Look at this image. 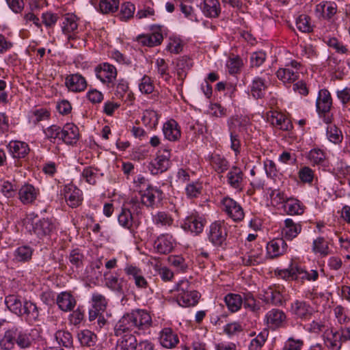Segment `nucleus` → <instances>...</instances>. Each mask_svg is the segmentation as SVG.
Listing matches in <instances>:
<instances>
[{"mask_svg":"<svg viewBox=\"0 0 350 350\" xmlns=\"http://www.w3.org/2000/svg\"><path fill=\"white\" fill-rule=\"evenodd\" d=\"M211 167L217 173L223 174L229 168L228 161L219 154H212L209 159Z\"/></svg>","mask_w":350,"mask_h":350,"instance_id":"39","label":"nucleus"},{"mask_svg":"<svg viewBox=\"0 0 350 350\" xmlns=\"http://www.w3.org/2000/svg\"><path fill=\"white\" fill-rule=\"evenodd\" d=\"M19 317H23L29 323L36 322L39 317V310L37 306L30 301L25 300L21 315H19Z\"/></svg>","mask_w":350,"mask_h":350,"instance_id":"32","label":"nucleus"},{"mask_svg":"<svg viewBox=\"0 0 350 350\" xmlns=\"http://www.w3.org/2000/svg\"><path fill=\"white\" fill-rule=\"evenodd\" d=\"M39 194V189L30 184L23 185L18 192V199L25 205L34 202Z\"/></svg>","mask_w":350,"mask_h":350,"instance_id":"27","label":"nucleus"},{"mask_svg":"<svg viewBox=\"0 0 350 350\" xmlns=\"http://www.w3.org/2000/svg\"><path fill=\"white\" fill-rule=\"evenodd\" d=\"M154 245L159 253L167 254L172 252L176 241L172 235L167 233L162 234L155 240Z\"/></svg>","mask_w":350,"mask_h":350,"instance_id":"24","label":"nucleus"},{"mask_svg":"<svg viewBox=\"0 0 350 350\" xmlns=\"http://www.w3.org/2000/svg\"><path fill=\"white\" fill-rule=\"evenodd\" d=\"M119 224L135 236L136 230L139 225V222L135 220L129 208H122L121 212L118 216Z\"/></svg>","mask_w":350,"mask_h":350,"instance_id":"18","label":"nucleus"},{"mask_svg":"<svg viewBox=\"0 0 350 350\" xmlns=\"http://www.w3.org/2000/svg\"><path fill=\"white\" fill-rule=\"evenodd\" d=\"M7 148L14 158H25L29 152V145L21 141H11Z\"/></svg>","mask_w":350,"mask_h":350,"instance_id":"35","label":"nucleus"},{"mask_svg":"<svg viewBox=\"0 0 350 350\" xmlns=\"http://www.w3.org/2000/svg\"><path fill=\"white\" fill-rule=\"evenodd\" d=\"M77 18L74 14H67L62 24V31L68 40H74L78 33Z\"/></svg>","mask_w":350,"mask_h":350,"instance_id":"23","label":"nucleus"},{"mask_svg":"<svg viewBox=\"0 0 350 350\" xmlns=\"http://www.w3.org/2000/svg\"><path fill=\"white\" fill-rule=\"evenodd\" d=\"M290 312L295 319L306 321L310 320L315 310L308 301L295 299L291 304Z\"/></svg>","mask_w":350,"mask_h":350,"instance_id":"4","label":"nucleus"},{"mask_svg":"<svg viewBox=\"0 0 350 350\" xmlns=\"http://www.w3.org/2000/svg\"><path fill=\"white\" fill-rule=\"evenodd\" d=\"M316 105L319 113H326L329 112L332 105V99L328 90L325 89L319 90Z\"/></svg>","mask_w":350,"mask_h":350,"instance_id":"34","label":"nucleus"},{"mask_svg":"<svg viewBox=\"0 0 350 350\" xmlns=\"http://www.w3.org/2000/svg\"><path fill=\"white\" fill-rule=\"evenodd\" d=\"M77 338L81 345L84 347H94L97 341V336L89 329L80 330Z\"/></svg>","mask_w":350,"mask_h":350,"instance_id":"46","label":"nucleus"},{"mask_svg":"<svg viewBox=\"0 0 350 350\" xmlns=\"http://www.w3.org/2000/svg\"><path fill=\"white\" fill-rule=\"evenodd\" d=\"M228 127L230 137V148L237 156L241 152L240 134L244 131L245 125L239 120L235 119L228 122Z\"/></svg>","mask_w":350,"mask_h":350,"instance_id":"8","label":"nucleus"},{"mask_svg":"<svg viewBox=\"0 0 350 350\" xmlns=\"http://www.w3.org/2000/svg\"><path fill=\"white\" fill-rule=\"evenodd\" d=\"M261 74L262 76L256 77L252 80L250 86L251 94L256 98H260L264 96L271 76V73L269 72H265Z\"/></svg>","mask_w":350,"mask_h":350,"instance_id":"14","label":"nucleus"},{"mask_svg":"<svg viewBox=\"0 0 350 350\" xmlns=\"http://www.w3.org/2000/svg\"><path fill=\"white\" fill-rule=\"evenodd\" d=\"M200 8L204 15L208 18H217L221 12L218 0H204Z\"/></svg>","mask_w":350,"mask_h":350,"instance_id":"37","label":"nucleus"},{"mask_svg":"<svg viewBox=\"0 0 350 350\" xmlns=\"http://www.w3.org/2000/svg\"><path fill=\"white\" fill-rule=\"evenodd\" d=\"M45 137L51 142H62V128L57 125L53 124L44 130Z\"/></svg>","mask_w":350,"mask_h":350,"instance_id":"51","label":"nucleus"},{"mask_svg":"<svg viewBox=\"0 0 350 350\" xmlns=\"http://www.w3.org/2000/svg\"><path fill=\"white\" fill-rule=\"evenodd\" d=\"M68 258L70 264L75 268L78 269L83 267L85 257L79 249L77 248L71 250Z\"/></svg>","mask_w":350,"mask_h":350,"instance_id":"57","label":"nucleus"},{"mask_svg":"<svg viewBox=\"0 0 350 350\" xmlns=\"http://www.w3.org/2000/svg\"><path fill=\"white\" fill-rule=\"evenodd\" d=\"M23 301L22 298L16 295H9L5 298V304L12 313L21 315Z\"/></svg>","mask_w":350,"mask_h":350,"instance_id":"41","label":"nucleus"},{"mask_svg":"<svg viewBox=\"0 0 350 350\" xmlns=\"http://www.w3.org/2000/svg\"><path fill=\"white\" fill-rule=\"evenodd\" d=\"M139 91L142 94H149L153 92L154 85L151 78L148 75H144L139 83Z\"/></svg>","mask_w":350,"mask_h":350,"instance_id":"60","label":"nucleus"},{"mask_svg":"<svg viewBox=\"0 0 350 350\" xmlns=\"http://www.w3.org/2000/svg\"><path fill=\"white\" fill-rule=\"evenodd\" d=\"M228 226L224 221H216L209 226L208 239L215 247L224 248L227 245Z\"/></svg>","mask_w":350,"mask_h":350,"instance_id":"3","label":"nucleus"},{"mask_svg":"<svg viewBox=\"0 0 350 350\" xmlns=\"http://www.w3.org/2000/svg\"><path fill=\"white\" fill-rule=\"evenodd\" d=\"M159 341L163 347L172 349L179 342V339L171 328L165 327L160 332Z\"/></svg>","mask_w":350,"mask_h":350,"instance_id":"33","label":"nucleus"},{"mask_svg":"<svg viewBox=\"0 0 350 350\" xmlns=\"http://www.w3.org/2000/svg\"><path fill=\"white\" fill-rule=\"evenodd\" d=\"M57 304L64 312L71 311L76 305V300L72 295L68 292H62L57 295Z\"/></svg>","mask_w":350,"mask_h":350,"instance_id":"40","label":"nucleus"},{"mask_svg":"<svg viewBox=\"0 0 350 350\" xmlns=\"http://www.w3.org/2000/svg\"><path fill=\"white\" fill-rule=\"evenodd\" d=\"M79 138V128L73 123H66L62 128V142L73 145L77 142Z\"/></svg>","mask_w":350,"mask_h":350,"instance_id":"30","label":"nucleus"},{"mask_svg":"<svg viewBox=\"0 0 350 350\" xmlns=\"http://www.w3.org/2000/svg\"><path fill=\"white\" fill-rule=\"evenodd\" d=\"M223 210L234 221H241L244 218V212L241 205L232 198L226 197L222 201Z\"/></svg>","mask_w":350,"mask_h":350,"instance_id":"15","label":"nucleus"},{"mask_svg":"<svg viewBox=\"0 0 350 350\" xmlns=\"http://www.w3.org/2000/svg\"><path fill=\"white\" fill-rule=\"evenodd\" d=\"M95 72L96 77L107 86L113 85L118 75L116 68L107 62L98 65L95 68Z\"/></svg>","mask_w":350,"mask_h":350,"instance_id":"9","label":"nucleus"},{"mask_svg":"<svg viewBox=\"0 0 350 350\" xmlns=\"http://www.w3.org/2000/svg\"><path fill=\"white\" fill-rule=\"evenodd\" d=\"M16 327L8 329L0 339V348L2 350H12L16 345Z\"/></svg>","mask_w":350,"mask_h":350,"instance_id":"43","label":"nucleus"},{"mask_svg":"<svg viewBox=\"0 0 350 350\" xmlns=\"http://www.w3.org/2000/svg\"><path fill=\"white\" fill-rule=\"evenodd\" d=\"M287 247V244L283 238L273 239L267 245V254L271 258H275L284 254Z\"/></svg>","mask_w":350,"mask_h":350,"instance_id":"36","label":"nucleus"},{"mask_svg":"<svg viewBox=\"0 0 350 350\" xmlns=\"http://www.w3.org/2000/svg\"><path fill=\"white\" fill-rule=\"evenodd\" d=\"M263 296L266 302L271 303L273 305L281 306L284 303L283 296L279 286H269L264 290Z\"/></svg>","mask_w":350,"mask_h":350,"instance_id":"38","label":"nucleus"},{"mask_svg":"<svg viewBox=\"0 0 350 350\" xmlns=\"http://www.w3.org/2000/svg\"><path fill=\"white\" fill-rule=\"evenodd\" d=\"M172 291L174 292L176 301L182 307L194 306L200 298L199 293L187 280H180Z\"/></svg>","mask_w":350,"mask_h":350,"instance_id":"1","label":"nucleus"},{"mask_svg":"<svg viewBox=\"0 0 350 350\" xmlns=\"http://www.w3.org/2000/svg\"><path fill=\"white\" fill-rule=\"evenodd\" d=\"M62 194L64 195L68 204L72 208L77 207L81 203V191L73 185H65Z\"/></svg>","mask_w":350,"mask_h":350,"instance_id":"22","label":"nucleus"},{"mask_svg":"<svg viewBox=\"0 0 350 350\" xmlns=\"http://www.w3.org/2000/svg\"><path fill=\"white\" fill-rule=\"evenodd\" d=\"M264 321L270 329H275L284 326L286 315L282 310L273 308L267 312Z\"/></svg>","mask_w":350,"mask_h":350,"instance_id":"16","label":"nucleus"},{"mask_svg":"<svg viewBox=\"0 0 350 350\" xmlns=\"http://www.w3.org/2000/svg\"><path fill=\"white\" fill-rule=\"evenodd\" d=\"M133 325L130 312L124 314L114 326V335L122 339L128 335H134L132 332L137 334L138 332L135 329Z\"/></svg>","mask_w":350,"mask_h":350,"instance_id":"10","label":"nucleus"},{"mask_svg":"<svg viewBox=\"0 0 350 350\" xmlns=\"http://www.w3.org/2000/svg\"><path fill=\"white\" fill-rule=\"evenodd\" d=\"M124 271L129 280L134 281L137 288L146 289L149 288V284L139 267L133 264H127L124 269Z\"/></svg>","mask_w":350,"mask_h":350,"instance_id":"12","label":"nucleus"},{"mask_svg":"<svg viewBox=\"0 0 350 350\" xmlns=\"http://www.w3.org/2000/svg\"><path fill=\"white\" fill-rule=\"evenodd\" d=\"M16 345L21 349L30 348L34 343V339L29 333L19 330L16 327Z\"/></svg>","mask_w":350,"mask_h":350,"instance_id":"42","label":"nucleus"},{"mask_svg":"<svg viewBox=\"0 0 350 350\" xmlns=\"http://www.w3.org/2000/svg\"><path fill=\"white\" fill-rule=\"evenodd\" d=\"M126 282L123 278H120L117 275H110L105 278V285L112 291L122 293L124 291V284Z\"/></svg>","mask_w":350,"mask_h":350,"instance_id":"47","label":"nucleus"},{"mask_svg":"<svg viewBox=\"0 0 350 350\" xmlns=\"http://www.w3.org/2000/svg\"><path fill=\"white\" fill-rule=\"evenodd\" d=\"M162 131L165 138L170 142H177L181 137L180 126L173 119L163 124Z\"/></svg>","mask_w":350,"mask_h":350,"instance_id":"28","label":"nucleus"},{"mask_svg":"<svg viewBox=\"0 0 350 350\" xmlns=\"http://www.w3.org/2000/svg\"><path fill=\"white\" fill-rule=\"evenodd\" d=\"M308 157L313 165H323L325 161V152L318 148L311 150L308 153Z\"/></svg>","mask_w":350,"mask_h":350,"instance_id":"54","label":"nucleus"},{"mask_svg":"<svg viewBox=\"0 0 350 350\" xmlns=\"http://www.w3.org/2000/svg\"><path fill=\"white\" fill-rule=\"evenodd\" d=\"M312 251L315 254L326 256L330 253L329 243L323 237H318L313 241Z\"/></svg>","mask_w":350,"mask_h":350,"instance_id":"48","label":"nucleus"},{"mask_svg":"<svg viewBox=\"0 0 350 350\" xmlns=\"http://www.w3.org/2000/svg\"><path fill=\"white\" fill-rule=\"evenodd\" d=\"M205 219L197 213H192L187 216L183 224V228L195 234H199L203 231Z\"/></svg>","mask_w":350,"mask_h":350,"instance_id":"17","label":"nucleus"},{"mask_svg":"<svg viewBox=\"0 0 350 350\" xmlns=\"http://www.w3.org/2000/svg\"><path fill=\"white\" fill-rule=\"evenodd\" d=\"M55 338L59 345L66 348H71L73 346V338L68 331H57L55 333Z\"/></svg>","mask_w":350,"mask_h":350,"instance_id":"53","label":"nucleus"},{"mask_svg":"<svg viewBox=\"0 0 350 350\" xmlns=\"http://www.w3.org/2000/svg\"><path fill=\"white\" fill-rule=\"evenodd\" d=\"M170 152L165 149L163 154H159L150 164L149 169L152 174H158L166 171L170 166Z\"/></svg>","mask_w":350,"mask_h":350,"instance_id":"21","label":"nucleus"},{"mask_svg":"<svg viewBox=\"0 0 350 350\" xmlns=\"http://www.w3.org/2000/svg\"><path fill=\"white\" fill-rule=\"evenodd\" d=\"M139 197L135 196L129 201L128 204L131 208L139 214L143 206L152 207L155 202V199H161L162 191L156 187H151L150 189L139 194Z\"/></svg>","mask_w":350,"mask_h":350,"instance_id":"2","label":"nucleus"},{"mask_svg":"<svg viewBox=\"0 0 350 350\" xmlns=\"http://www.w3.org/2000/svg\"><path fill=\"white\" fill-rule=\"evenodd\" d=\"M327 137L330 142L334 144H338L342 140V132L338 127L332 124L327 127Z\"/></svg>","mask_w":350,"mask_h":350,"instance_id":"59","label":"nucleus"},{"mask_svg":"<svg viewBox=\"0 0 350 350\" xmlns=\"http://www.w3.org/2000/svg\"><path fill=\"white\" fill-rule=\"evenodd\" d=\"M267 118L270 124L280 130L289 131L293 127L291 120L281 112L271 111L267 113Z\"/></svg>","mask_w":350,"mask_h":350,"instance_id":"20","label":"nucleus"},{"mask_svg":"<svg viewBox=\"0 0 350 350\" xmlns=\"http://www.w3.org/2000/svg\"><path fill=\"white\" fill-rule=\"evenodd\" d=\"M224 301L229 310L232 312L238 311L243 304V298L239 294L229 293L226 295Z\"/></svg>","mask_w":350,"mask_h":350,"instance_id":"50","label":"nucleus"},{"mask_svg":"<svg viewBox=\"0 0 350 350\" xmlns=\"http://www.w3.org/2000/svg\"><path fill=\"white\" fill-rule=\"evenodd\" d=\"M65 85L69 91L81 92L87 88L85 79L80 74H72L66 77Z\"/></svg>","mask_w":350,"mask_h":350,"instance_id":"26","label":"nucleus"},{"mask_svg":"<svg viewBox=\"0 0 350 350\" xmlns=\"http://www.w3.org/2000/svg\"><path fill=\"white\" fill-rule=\"evenodd\" d=\"M91 300L92 307L93 308H96V310H98L102 312L105 311L108 304V301L104 295L97 292L94 293L92 295Z\"/></svg>","mask_w":350,"mask_h":350,"instance_id":"52","label":"nucleus"},{"mask_svg":"<svg viewBox=\"0 0 350 350\" xmlns=\"http://www.w3.org/2000/svg\"><path fill=\"white\" fill-rule=\"evenodd\" d=\"M284 210L288 215H300L304 212L305 206L298 200L289 198L284 205Z\"/></svg>","mask_w":350,"mask_h":350,"instance_id":"45","label":"nucleus"},{"mask_svg":"<svg viewBox=\"0 0 350 350\" xmlns=\"http://www.w3.org/2000/svg\"><path fill=\"white\" fill-rule=\"evenodd\" d=\"M202 189V184L199 182H191L188 183L185 187V193L190 198H197Z\"/></svg>","mask_w":350,"mask_h":350,"instance_id":"63","label":"nucleus"},{"mask_svg":"<svg viewBox=\"0 0 350 350\" xmlns=\"http://www.w3.org/2000/svg\"><path fill=\"white\" fill-rule=\"evenodd\" d=\"M283 273L284 277L295 280L316 281L319 277L317 271L311 270L308 272L294 263H292L288 269L284 270Z\"/></svg>","mask_w":350,"mask_h":350,"instance_id":"5","label":"nucleus"},{"mask_svg":"<svg viewBox=\"0 0 350 350\" xmlns=\"http://www.w3.org/2000/svg\"><path fill=\"white\" fill-rule=\"evenodd\" d=\"M117 342L125 350H154V345L148 340L137 342L135 335H128Z\"/></svg>","mask_w":350,"mask_h":350,"instance_id":"11","label":"nucleus"},{"mask_svg":"<svg viewBox=\"0 0 350 350\" xmlns=\"http://www.w3.org/2000/svg\"><path fill=\"white\" fill-rule=\"evenodd\" d=\"M338 6L334 1H323L315 7V12L325 20L330 21L337 13Z\"/></svg>","mask_w":350,"mask_h":350,"instance_id":"29","label":"nucleus"},{"mask_svg":"<svg viewBox=\"0 0 350 350\" xmlns=\"http://www.w3.org/2000/svg\"><path fill=\"white\" fill-rule=\"evenodd\" d=\"M151 187L148 180L142 175H137L133 179L134 192H137L138 194L150 189Z\"/></svg>","mask_w":350,"mask_h":350,"instance_id":"56","label":"nucleus"},{"mask_svg":"<svg viewBox=\"0 0 350 350\" xmlns=\"http://www.w3.org/2000/svg\"><path fill=\"white\" fill-rule=\"evenodd\" d=\"M33 250L28 245L17 247L14 252V260L17 262H28L31 259Z\"/></svg>","mask_w":350,"mask_h":350,"instance_id":"49","label":"nucleus"},{"mask_svg":"<svg viewBox=\"0 0 350 350\" xmlns=\"http://www.w3.org/2000/svg\"><path fill=\"white\" fill-rule=\"evenodd\" d=\"M130 314L136 331L146 330L151 327L152 317L146 310L137 309L132 310Z\"/></svg>","mask_w":350,"mask_h":350,"instance_id":"13","label":"nucleus"},{"mask_svg":"<svg viewBox=\"0 0 350 350\" xmlns=\"http://www.w3.org/2000/svg\"><path fill=\"white\" fill-rule=\"evenodd\" d=\"M135 10V5L130 3H124L121 5L119 17L122 21H127L133 16Z\"/></svg>","mask_w":350,"mask_h":350,"instance_id":"61","label":"nucleus"},{"mask_svg":"<svg viewBox=\"0 0 350 350\" xmlns=\"http://www.w3.org/2000/svg\"><path fill=\"white\" fill-rule=\"evenodd\" d=\"M301 68V64L295 61H291L289 64L286 65L285 68H280L276 75L279 80L284 83H291L299 79V71Z\"/></svg>","mask_w":350,"mask_h":350,"instance_id":"6","label":"nucleus"},{"mask_svg":"<svg viewBox=\"0 0 350 350\" xmlns=\"http://www.w3.org/2000/svg\"><path fill=\"white\" fill-rule=\"evenodd\" d=\"M152 221L158 227H171L174 224V218L172 215L166 211H158L152 217Z\"/></svg>","mask_w":350,"mask_h":350,"instance_id":"44","label":"nucleus"},{"mask_svg":"<svg viewBox=\"0 0 350 350\" xmlns=\"http://www.w3.org/2000/svg\"><path fill=\"white\" fill-rule=\"evenodd\" d=\"M29 231L42 239L49 236L55 229V224L52 219L42 218L33 220Z\"/></svg>","mask_w":350,"mask_h":350,"instance_id":"7","label":"nucleus"},{"mask_svg":"<svg viewBox=\"0 0 350 350\" xmlns=\"http://www.w3.org/2000/svg\"><path fill=\"white\" fill-rule=\"evenodd\" d=\"M333 337L338 338L340 342L350 341V322L341 326L338 331L333 333Z\"/></svg>","mask_w":350,"mask_h":350,"instance_id":"62","label":"nucleus"},{"mask_svg":"<svg viewBox=\"0 0 350 350\" xmlns=\"http://www.w3.org/2000/svg\"><path fill=\"white\" fill-rule=\"evenodd\" d=\"M118 7V0H100L99 3V9L103 14L113 13Z\"/></svg>","mask_w":350,"mask_h":350,"instance_id":"55","label":"nucleus"},{"mask_svg":"<svg viewBox=\"0 0 350 350\" xmlns=\"http://www.w3.org/2000/svg\"><path fill=\"white\" fill-rule=\"evenodd\" d=\"M243 265L245 266H254L262 263L264 260L263 250L258 245L250 249L241 256Z\"/></svg>","mask_w":350,"mask_h":350,"instance_id":"19","label":"nucleus"},{"mask_svg":"<svg viewBox=\"0 0 350 350\" xmlns=\"http://www.w3.org/2000/svg\"><path fill=\"white\" fill-rule=\"evenodd\" d=\"M243 178L242 170L237 165H233L226 176L227 183L230 186L239 191L243 189Z\"/></svg>","mask_w":350,"mask_h":350,"instance_id":"31","label":"nucleus"},{"mask_svg":"<svg viewBox=\"0 0 350 350\" xmlns=\"http://www.w3.org/2000/svg\"><path fill=\"white\" fill-rule=\"evenodd\" d=\"M310 17L306 14L300 15L296 20V26L301 32H310L312 27L310 23Z\"/></svg>","mask_w":350,"mask_h":350,"instance_id":"64","label":"nucleus"},{"mask_svg":"<svg viewBox=\"0 0 350 350\" xmlns=\"http://www.w3.org/2000/svg\"><path fill=\"white\" fill-rule=\"evenodd\" d=\"M180 8L185 16L192 21H198L193 7L189 4V0H180Z\"/></svg>","mask_w":350,"mask_h":350,"instance_id":"58","label":"nucleus"},{"mask_svg":"<svg viewBox=\"0 0 350 350\" xmlns=\"http://www.w3.org/2000/svg\"><path fill=\"white\" fill-rule=\"evenodd\" d=\"M301 230L302 226L300 223H296L292 219L287 218L284 221L281 234L286 240L292 241L298 236Z\"/></svg>","mask_w":350,"mask_h":350,"instance_id":"25","label":"nucleus"}]
</instances>
